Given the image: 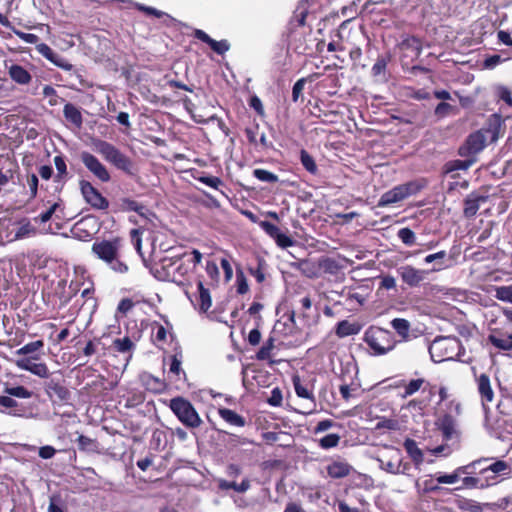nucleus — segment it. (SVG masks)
Returning <instances> with one entry per match:
<instances>
[{"mask_svg": "<svg viewBox=\"0 0 512 512\" xmlns=\"http://www.w3.org/2000/svg\"><path fill=\"white\" fill-rule=\"evenodd\" d=\"M121 240H101L93 243L91 251L101 261L106 263L116 273H126L128 266L120 258Z\"/></svg>", "mask_w": 512, "mask_h": 512, "instance_id": "nucleus-1", "label": "nucleus"}, {"mask_svg": "<svg viewBox=\"0 0 512 512\" xmlns=\"http://www.w3.org/2000/svg\"><path fill=\"white\" fill-rule=\"evenodd\" d=\"M151 272L159 280L181 283L188 267L179 258L164 257L151 268Z\"/></svg>", "mask_w": 512, "mask_h": 512, "instance_id": "nucleus-2", "label": "nucleus"}, {"mask_svg": "<svg viewBox=\"0 0 512 512\" xmlns=\"http://www.w3.org/2000/svg\"><path fill=\"white\" fill-rule=\"evenodd\" d=\"M364 342L372 350L374 356L385 355L396 345L393 334L380 327H369L364 333Z\"/></svg>", "mask_w": 512, "mask_h": 512, "instance_id": "nucleus-3", "label": "nucleus"}, {"mask_svg": "<svg viewBox=\"0 0 512 512\" xmlns=\"http://www.w3.org/2000/svg\"><path fill=\"white\" fill-rule=\"evenodd\" d=\"M94 148L97 153L117 169L129 175L134 174L132 160L113 144L104 140H97L94 142Z\"/></svg>", "mask_w": 512, "mask_h": 512, "instance_id": "nucleus-4", "label": "nucleus"}, {"mask_svg": "<svg viewBox=\"0 0 512 512\" xmlns=\"http://www.w3.org/2000/svg\"><path fill=\"white\" fill-rule=\"evenodd\" d=\"M170 408L177 418L189 428H197L202 421L193 405L182 397L170 400Z\"/></svg>", "mask_w": 512, "mask_h": 512, "instance_id": "nucleus-5", "label": "nucleus"}, {"mask_svg": "<svg viewBox=\"0 0 512 512\" xmlns=\"http://www.w3.org/2000/svg\"><path fill=\"white\" fill-rule=\"evenodd\" d=\"M422 188L423 185L419 181H410L397 185L391 190L382 194L378 205L380 207H385L403 201L404 199L417 194Z\"/></svg>", "mask_w": 512, "mask_h": 512, "instance_id": "nucleus-6", "label": "nucleus"}, {"mask_svg": "<svg viewBox=\"0 0 512 512\" xmlns=\"http://www.w3.org/2000/svg\"><path fill=\"white\" fill-rule=\"evenodd\" d=\"M489 131L478 130L470 134L465 143L459 148V155L464 158H475L486 146V133Z\"/></svg>", "mask_w": 512, "mask_h": 512, "instance_id": "nucleus-7", "label": "nucleus"}, {"mask_svg": "<svg viewBox=\"0 0 512 512\" xmlns=\"http://www.w3.org/2000/svg\"><path fill=\"white\" fill-rule=\"evenodd\" d=\"M458 345L452 338L435 339L429 347V353L434 362H442L452 358V352Z\"/></svg>", "mask_w": 512, "mask_h": 512, "instance_id": "nucleus-8", "label": "nucleus"}, {"mask_svg": "<svg viewBox=\"0 0 512 512\" xmlns=\"http://www.w3.org/2000/svg\"><path fill=\"white\" fill-rule=\"evenodd\" d=\"M376 460L381 470L392 475H399L401 464V451L399 449L389 447L387 452L378 456Z\"/></svg>", "mask_w": 512, "mask_h": 512, "instance_id": "nucleus-9", "label": "nucleus"}, {"mask_svg": "<svg viewBox=\"0 0 512 512\" xmlns=\"http://www.w3.org/2000/svg\"><path fill=\"white\" fill-rule=\"evenodd\" d=\"M80 189L85 201L94 209L106 210L108 208V200L90 182L81 181Z\"/></svg>", "mask_w": 512, "mask_h": 512, "instance_id": "nucleus-10", "label": "nucleus"}, {"mask_svg": "<svg viewBox=\"0 0 512 512\" xmlns=\"http://www.w3.org/2000/svg\"><path fill=\"white\" fill-rule=\"evenodd\" d=\"M80 159L84 166L100 181L108 182L110 180V174L107 168L96 156L87 151H83L80 154Z\"/></svg>", "mask_w": 512, "mask_h": 512, "instance_id": "nucleus-11", "label": "nucleus"}, {"mask_svg": "<svg viewBox=\"0 0 512 512\" xmlns=\"http://www.w3.org/2000/svg\"><path fill=\"white\" fill-rule=\"evenodd\" d=\"M403 283L410 287H417L426 279L429 271L415 268L412 265H403L397 269Z\"/></svg>", "mask_w": 512, "mask_h": 512, "instance_id": "nucleus-12", "label": "nucleus"}, {"mask_svg": "<svg viewBox=\"0 0 512 512\" xmlns=\"http://www.w3.org/2000/svg\"><path fill=\"white\" fill-rule=\"evenodd\" d=\"M39 355H33L27 358L18 359L15 361L16 366L21 369L32 373L40 378H48L50 376L49 369L45 363H35L33 360H38Z\"/></svg>", "mask_w": 512, "mask_h": 512, "instance_id": "nucleus-13", "label": "nucleus"}, {"mask_svg": "<svg viewBox=\"0 0 512 512\" xmlns=\"http://www.w3.org/2000/svg\"><path fill=\"white\" fill-rule=\"evenodd\" d=\"M36 50L47 60L53 63L55 66L65 70L71 71L73 69V65L70 64L65 58H63L58 53L54 52L47 44L39 43L36 45Z\"/></svg>", "mask_w": 512, "mask_h": 512, "instance_id": "nucleus-14", "label": "nucleus"}, {"mask_svg": "<svg viewBox=\"0 0 512 512\" xmlns=\"http://www.w3.org/2000/svg\"><path fill=\"white\" fill-rule=\"evenodd\" d=\"M488 200V196L472 192L464 200L463 214L466 218H473L479 210L481 204Z\"/></svg>", "mask_w": 512, "mask_h": 512, "instance_id": "nucleus-15", "label": "nucleus"}, {"mask_svg": "<svg viewBox=\"0 0 512 512\" xmlns=\"http://www.w3.org/2000/svg\"><path fill=\"white\" fill-rule=\"evenodd\" d=\"M510 467L507 462L503 460H496L486 467L480 469V473L486 475V480L496 481L498 476L508 475Z\"/></svg>", "mask_w": 512, "mask_h": 512, "instance_id": "nucleus-16", "label": "nucleus"}, {"mask_svg": "<svg viewBox=\"0 0 512 512\" xmlns=\"http://www.w3.org/2000/svg\"><path fill=\"white\" fill-rule=\"evenodd\" d=\"M194 36L198 40L208 44L211 49L219 55H223L230 49V44L227 40L216 41L212 39L206 32L200 29L194 31Z\"/></svg>", "mask_w": 512, "mask_h": 512, "instance_id": "nucleus-17", "label": "nucleus"}, {"mask_svg": "<svg viewBox=\"0 0 512 512\" xmlns=\"http://www.w3.org/2000/svg\"><path fill=\"white\" fill-rule=\"evenodd\" d=\"M391 60L389 54L378 56L376 62L371 68V74L377 82L387 81V65Z\"/></svg>", "mask_w": 512, "mask_h": 512, "instance_id": "nucleus-18", "label": "nucleus"}, {"mask_svg": "<svg viewBox=\"0 0 512 512\" xmlns=\"http://www.w3.org/2000/svg\"><path fill=\"white\" fill-rule=\"evenodd\" d=\"M326 470L331 478L339 479L348 476L352 470V466L346 461L335 460L327 465Z\"/></svg>", "mask_w": 512, "mask_h": 512, "instance_id": "nucleus-19", "label": "nucleus"}, {"mask_svg": "<svg viewBox=\"0 0 512 512\" xmlns=\"http://www.w3.org/2000/svg\"><path fill=\"white\" fill-rule=\"evenodd\" d=\"M45 391L49 396L52 394L56 395L60 401L69 400L71 395L70 391L55 379H50L45 383Z\"/></svg>", "mask_w": 512, "mask_h": 512, "instance_id": "nucleus-20", "label": "nucleus"}, {"mask_svg": "<svg viewBox=\"0 0 512 512\" xmlns=\"http://www.w3.org/2000/svg\"><path fill=\"white\" fill-rule=\"evenodd\" d=\"M403 445L415 467L419 469L424 461V454L422 450L418 447L416 441L410 438H407Z\"/></svg>", "mask_w": 512, "mask_h": 512, "instance_id": "nucleus-21", "label": "nucleus"}, {"mask_svg": "<svg viewBox=\"0 0 512 512\" xmlns=\"http://www.w3.org/2000/svg\"><path fill=\"white\" fill-rule=\"evenodd\" d=\"M478 392L483 401L492 402L494 399V392L491 387L490 378L486 374H481L477 378Z\"/></svg>", "mask_w": 512, "mask_h": 512, "instance_id": "nucleus-22", "label": "nucleus"}, {"mask_svg": "<svg viewBox=\"0 0 512 512\" xmlns=\"http://www.w3.org/2000/svg\"><path fill=\"white\" fill-rule=\"evenodd\" d=\"M8 73L14 82L21 85L28 84L32 79L30 73L24 67L18 64L11 65L9 67Z\"/></svg>", "mask_w": 512, "mask_h": 512, "instance_id": "nucleus-23", "label": "nucleus"}, {"mask_svg": "<svg viewBox=\"0 0 512 512\" xmlns=\"http://www.w3.org/2000/svg\"><path fill=\"white\" fill-rule=\"evenodd\" d=\"M64 117L67 121L71 122L77 128H80L83 123V118L80 110L71 103H66L63 109Z\"/></svg>", "mask_w": 512, "mask_h": 512, "instance_id": "nucleus-24", "label": "nucleus"}, {"mask_svg": "<svg viewBox=\"0 0 512 512\" xmlns=\"http://www.w3.org/2000/svg\"><path fill=\"white\" fill-rule=\"evenodd\" d=\"M87 220H80L71 229V234L74 239L79 241H89L92 239L93 233L87 228Z\"/></svg>", "mask_w": 512, "mask_h": 512, "instance_id": "nucleus-25", "label": "nucleus"}, {"mask_svg": "<svg viewBox=\"0 0 512 512\" xmlns=\"http://www.w3.org/2000/svg\"><path fill=\"white\" fill-rule=\"evenodd\" d=\"M220 417L225 420L227 423L237 427H243L246 424L244 417L237 414L235 411L228 408L219 409Z\"/></svg>", "mask_w": 512, "mask_h": 512, "instance_id": "nucleus-26", "label": "nucleus"}, {"mask_svg": "<svg viewBox=\"0 0 512 512\" xmlns=\"http://www.w3.org/2000/svg\"><path fill=\"white\" fill-rule=\"evenodd\" d=\"M360 331V327L356 323H350L347 320L340 321L337 326L335 333L338 337L343 338L351 335H356Z\"/></svg>", "mask_w": 512, "mask_h": 512, "instance_id": "nucleus-27", "label": "nucleus"}, {"mask_svg": "<svg viewBox=\"0 0 512 512\" xmlns=\"http://www.w3.org/2000/svg\"><path fill=\"white\" fill-rule=\"evenodd\" d=\"M439 427L443 437L447 440L451 439L456 433V423L450 415H444L440 419Z\"/></svg>", "mask_w": 512, "mask_h": 512, "instance_id": "nucleus-28", "label": "nucleus"}, {"mask_svg": "<svg viewBox=\"0 0 512 512\" xmlns=\"http://www.w3.org/2000/svg\"><path fill=\"white\" fill-rule=\"evenodd\" d=\"M292 381H293L294 390H295V393L297 394V396L304 398V399L311 400L313 403V406H315V400H314L312 391L306 385H304L302 383L300 377L296 375L293 377Z\"/></svg>", "mask_w": 512, "mask_h": 512, "instance_id": "nucleus-29", "label": "nucleus"}, {"mask_svg": "<svg viewBox=\"0 0 512 512\" xmlns=\"http://www.w3.org/2000/svg\"><path fill=\"white\" fill-rule=\"evenodd\" d=\"M44 347V342L42 340H37L33 342H29L15 351V354L18 356H26V355H38L37 352L40 351Z\"/></svg>", "mask_w": 512, "mask_h": 512, "instance_id": "nucleus-30", "label": "nucleus"}, {"mask_svg": "<svg viewBox=\"0 0 512 512\" xmlns=\"http://www.w3.org/2000/svg\"><path fill=\"white\" fill-rule=\"evenodd\" d=\"M218 487L221 490L233 489L236 492L243 493V492H246L250 488V481L248 479H244L240 484H237L236 482L220 480L218 482Z\"/></svg>", "mask_w": 512, "mask_h": 512, "instance_id": "nucleus-31", "label": "nucleus"}, {"mask_svg": "<svg viewBox=\"0 0 512 512\" xmlns=\"http://www.w3.org/2000/svg\"><path fill=\"white\" fill-rule=\"evenodd\" d=\"M457 507L463 512H483V505L479 502L462 498L457 500Z\"/></svg>", "mask_w": 512, "mask_h": 512, "instance_id": "nucleus-32", "label": "nucleus"}, {"mask_svg": "<svg viewBox=\"0 0 512 512\" xmlns=\"http://www.w3.org/2000/svg\"><path fill=\"white\" fill-rule=\"evenodd\" d=\"M391 326L403 339L408 338L410 330V323L408 320L395 318L391 321Z\"/></svg>", "mask_w": 512, "mask_h": 512, "instance_id": "nucleus-33", "label": "nucleus"}, {"mask_svg": "<svg viewBox=\"0 0 512 512\" xmlns=\"http://www.w3.org/2000/svg\"><path fill=\"white\" fill-rule=\"evenodd\" d=\"M434 114L437 118L442 119L449 115L458 114V109L456 106H453L447 102H440L434 110Z\"/></svg>", "mask_w": 512, "mask_h": 512, "instance_id": "nucleus-34", "label": "nucleus"}, {"mask_svg": "<svg viewBox=\"0 0 512 512\" xmlns=\"http://www.w3.org/2000/svg\"><path fill=\"white\" fill-rule=\"evenodd\" d=\"M198 292H199V300H200V309L203 312H206L212 305V300L210 296V292L206 289L201 281L198 282Z\"/></svg>", "mask_w": 512, "mask_h": 512, "instance_id": "nucleus-35", "label": "nucleus"}, {"mask_svg": "<svg viewBox=\"0 0 512 512\" xmlns=\"http://www.w3.org/2000/svg\"><path fill=\"white\" fill-rule=\"evenodd\" d=\"M79 450L85 452H95L98 447L96 440L91 439L85 435H79L76 439Z\"/></svg>", "mask_w": 512, "mask_h": 512, "instance_id": "nucleus-36", "label": "nucleus"}, {"mask_svg": "<svg viewBox=\"0 0 512 512\" xmlns=\"http://www.w3.org/2000/svg\"><path fill=\"white\" fill-rule=\"evenodd\" d=\"M320 268L329 274H336L340 269L341 265L339 262L330 257H324L319 261Z\"/></svg>", "mask_w": 512, "mask_h": 512, "instance_id": "nucleus-37", "label": "nucleus"}, {"mask_svg": "<svg viewBox=\"0 0 512 512\" xmlns=\"http://www.w3.org/2000/svg\"><path fill=\"white\" fill-rule=\"evenodd\" d=\"M489 342L498 349L504 351L512 350V338L511 334L506 338H500L495 335L489 336Z\"/></svg>", "mask_w": 512, "mask_h": 512, "instance_id": "nucleus-38", "label": "nucleus"}, {"mask_svg": "<svg viewBox=\"0 0 512 512\" xmlns=\"http://www.w3.org/2000/svg\"><path fill=\"white\" fill-rule=\"evenodd\" d=\"M415 488L420 495L435 492L440 489L439 486L434 485L432 479H425L422 482H420L419 479L415 480Z\"/></svg>", "mask_w": 512, "mask_h": 512, "instance_id": "nucleus-39", "label": "nucleus"}, {"mask_svg": "<svg viewBox=\"0 0 512 512\" xmlns=\"http://www.w3.org/2000/svg\"><path fill=\"white\" fill-rule=\"evenodd\" d=\"M300 161L303 167L310 172L311 174H316L317 172V165L313 159V157L306 151L301 150L300 152Z\"/></svg>", "mask_w": 512, "mask_h": 512, "instance_id": "nucleus-40", "label": "nucleus"}, {"mask_svg": "<svg viewBox=\"0 0 512 512\" xmlns=\"http://www.w3.org/2000/svg\"><path fill=\"white\" fill-rule=\"evenodd\" d=\"M274 342L275 339L273 337H269L263 346L259 349V351L256 354V358L258 360H267L271 356V351L274 349Z\"/></svg>", "mask_w": 512, "mask_h": 512, "instance_id": "nucleus-41", "label": "nucleus"}, {"mask_svg": "<svg viewBox=\"0 0 512 512\" xmlns=\"http://www.w3.org/2000/svg\"><path fill=\"white\" fill-rule=\"evenodd\" d=\"M122 208L126 211H135L139 215L143 216L145 212L149 213L148 209L137 201L131 199H123L122 200Z\"/></svg>", "mask_w": 512, "mask_h": 512, "instance_id": "nucleus-42", "label": "nucleus"}, {"mask_svg": "<svg viewBox=\"0 0 512 512\" xmlns=\"http://www.w3.org/2000/svg\"><path fill=\"white\" fill-rule=\"evenodd\" d=\"M495 298L499 301L512 304V285L496 287Z\"/></svg>", "mask_w": 512, "mask_h": 512, "instance_id": "nucleus-43", "label": "nucleus"}, {"mask_svg": "<svg viewBox=\"0 0 512 512\" xmlns=\"http://www.w3.org/2000/svg\"><path fill=\"white\" fill-rule=\"evenodd\" d=\"M5 393L12 397L28 399L32 397V392L26 389L24 386L7 387Z\"/></svg>", "mask_w": 512, "mask_h": 512, "instance_id": "nucleus-44", "label": "nucleus"}, {"mask_svg": "<svg viewBox=\"0 0 512 512\" xmlns=\"http://www.w3.org/2000/svg\"><path fill=\"white\" fill-rule=\"evenodd\" d=\"M398 238L406 245L413 246L416 244V234L410 228H401L398 231Z\"/></svg>", "mask_w": 512, "mask_h": 512, "instance_id": "nucleus-45", "label": "nucleus"}, {"mask_svg": "<svg viewBox=\"0 0 512 512\" xmlns=\"http://www.w3.org/2000/svg\"><path fill=\"white\" fill-rule=\"evenodd\" d=\"M340 436L335 433L327 434L319 439V446L323 449L334 448L339 444Z\"/></svg>", "mask_w": 512, "mask_h": 512, "instance_id": "nucleus-46", "label": "nucleus"}, {"mask_svg": "<svg viewBox=\"0 0 512 512\" xmlns=\"http://www.w3.org/2000/svg\"><path fill=\"white\" fill-rule=\"evenodd\" d=\"M253 175L262 182L275 183L278 181V176L276 174L264 169H255L253 171Z\"/></svg>", "mask_w": 512, "mask_h": 512, "instance_id": "nucleus-47", "label": "nucleus"}, {"mask_svg": "<svg viewBox=\"0 0 512 512\" xmlns=\"http://www.w3.org/2000/svg\"><path fill=\"white\" fill-rule=\"evenodd\" d=\"M113 345H114L115 349L120 353L129 352L135 346L129 337H124L122 339H119V338L115 339L113 341Z\"/></svg>", "mask_w": 512, "mask_h": 512, "instance_id": "nucleus-48", "label": "nucleus"}, {"mask_svg": "<svg viewBox=\"0 0 512 512\" xmlns=\"http://www.w3.org/2000/svg\"><path fill=\"white\" fill-rule=\"evenodd\" d=\"M403 49H412L419 54L421 52L420 40L414 36H406L400 44Z\"/></svg>", "mask_w": 512, "mask_h": 512, "instance_id": "nucleus-49", "label": "nucleus"}, {"mask_svg": "<svg viewBox=\"0 0 512 512\" xmlns=\"http://www.w3.org/2000/svg\"><path fill=\"white\" fill-rule=\"evenodd\" d=\"M54 164L57 170L56 179L61 180L67 175V166L64 160V157L61 155H57L54 157Z\"/></svg>", "mask_w": 512, "mask_h": 512, "instance_id": "nucleus-50", "label": "nucleus"}, {"mask_svg": "<svg viewBox=\"0 0 512 512\" xmlns=\"http://www.w3.org/2000/svg\"><path fill=\"white\" fill-rule=\"evenodd\" d=\"M43 95L49 98V104L51 106H56L60 101H63V99L56 94V90L49 85L44 86Z\"/></svg>", "mask_w": 512, "mask_h": 512, "instance_id": "nucleus-51", "label": "nucleus"}, {"mask_svg": "<svg viewBox=\"0 0 512 512\" xmlns=\"http://www.w3.org/2000/svg\"><path fill=\"white\" fill-rule=\"evenodd\" d=\"M424 383V379H413L405 386L404 397H408L416 393Z\"/></svg>", "mask_w": 512, "mask_h": 512, "instance_id": "nucleus-52", "label": "nucleus"}, {"mask_svg": "<svg viewBox=\"0 0 512 512\" xmlns=\"http://www.w3.org/2000/svg\"><path fill=\"white\" fill-rule=\"evenodd\" d=\"M476 162V158H466L465 160H456L452 163L449 170H467Z\"/></svg>", "mask_w": 512, "mask_h": 512, "instance_id": "nucleus-53", "label": "nucleus"}, {"mask_svg": "<svg viewBox=\"0 0 512 512\" xmlns=\"http://www.w3.org/2000/svg\"><path fill=\"white\" fill-rule=\"evenodd\" d=\"M490 459L488 458H485V459H480V460H477V461H473L472 463L468 464V465H465V466H461V467H458L454 472L455 474L458 475V477L461 475V474H469L471 473L472 471L470 470L471 468H476L477 466L481 465L482 463L484 462H488Z\"/></svg>", "mask_w": 512, "mask_h": 512, "instance_id": "nucleus-54", "label": "nucleus"}, {"mask_svg": "<svg viewBox=\"0 0 512 512\" xmlns=\"http://www.w3.org/2000/svg\"><path fill=\"white\" fill-rule=\"evenodd\" d=\"M198 180L207 185V186H210L214 189H219L220 186L223 185V182L220 178L218 177H215V176H201L198 178Z\"/></svg>", "mask_w": 512, "mask_h": 512, "instance_id": "nucleus-55", "label": "nucleus"}, {"mask_svg": "<svg viewBox=\"0 0 512 512\" xmlns=\"http://www.w3.org/2000/svg\"><path fill=\"white\" fill-rule=\"evenodd\" d=\"M12 30L16 36H18L21 40H23L26 43L37 44L39 41V37L36 34L25 33L14 28Z\"/></svg>", "mask_w": 512, "mask_h": 512, "instance_id": "nucleus-56", "label": "nucleus"}, {"mask_svg": "<svg viewBox=\"0 0 512 512\" xmlns=\"http://www.w3.org/2000/svg\"><path fill=\"white\" fill-rule=\"evenodd\" d=\"M259 225L273 239H275L278 236V234L281 232L280 229L276 225H274L268 221H261L259 223Z\"/></svg>", "mask_w": 512, "mask_h": 512, "instance_id": "nucleus-57", "label": "nucleus"}, {"mask_svg": "<svg viewBox=\"0 0 512 512\" xmlns=\"http://www.w3.org/2000/svg\"><path fill=\"white\" fill-rule=\"evenodd\" d=\"M305 83H306V79L305 78H301L299 79L294 85H293V88H292V100L294 102H297L299 97L301 96L302 94V91L304 89V86H305Z\"/></svg>", "mask_w": 512, "mask_h": 512, "instance_id": "nucleus-58", "label": "nucleus"}, {"mask_svg": "<svg viewBox=\"0 0 512 512\" xmlns=\"http://www.w3.org/2000/svg\"><path fill=\"white\" fill-rule=\"evenodd\" d=\"M398 426H399V424H398L397 420L384 418L377 423L376 428L377 429L397 430Z\"/></svg>", "mask_w": 512, "mask_h": 512, "instance_id": "nucleus-59", "label": "nucleus"}, {"mask_svg": "<svg viewBox=\"0 0 512 512\" xmlns=\"http://www.w3.org/2000/svg\"><path fill=\"white\" fill-rule=\"evenodd\" d=\"M282 400H283L282 392L280 391L279 388H274L271 391V396L268 398V403L271 406L277 407V406H280L282 404Z\"/></svg>", "mask_w": 512, "mask_h": 512, "instance_id": "nucleus-60", "label": "nucleus"}, {"mask_svg": "<svg viewBox=\"0 0 512 512\" xmlns=\"http://www.w3.org/2000/svg\"><path fill=\"white\" fill-rule=\"evenodd\" d=\"M436 480L439 484H454L458 481V475L455 472L452 474H439Z\"/></svg>", "mask_w": 512, "mask_h": 512, "instance_id": "nucleus-61", "label": "nucleus"}, {"mask_svg": "<svg viewBox=\"0 0 512 512\" xmlns=\"http://www.w3.org/2000/svg\"><path fill=\"white\" fill-rule=\"evenodd\" d=\"M59 207V204L58 203H54L48 210H46L45 212L41 213L37 219H39V221L41 223H46L48 222L52 215L56 212V210L58 209Z\"/></svg>", "mask_w": 512, "mask_h": 512, "instance_id": "nucleus-62", "label": "nucleus"}, {"mask_svg": "<svg viewBox=\"0 0 512 512\" xmlns=\"http://www.w3.org/2000/svg\"><path fill=\"white\" fill-rule=\"evenodd\" d=\"M275 241L278 244V246L282 248H288L293 245V240L282 232L278 234V236L275 238Z\"/></svg>", "mask_w": 512, "mask_h": 512, "instance_id": "nucleus-63", "label": "nucleus"}, {"mask_svg": "<svg viewBox=\"0 0 512 512\" xmlns=\"http://www.w3.org/2000/svg\"><path fill=\"white\" fill-rule=\"evenodd\" d=\"M498 96L501 100H503L509 106H512V96H511L510 91L506 87H504V86L498 87Z\"/></svg>", "mask_w": 512, "mask_h": 512, "instance_id": "nucleus-64", "label": "nucleus"}]
</instances>
